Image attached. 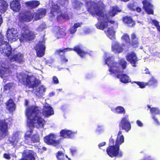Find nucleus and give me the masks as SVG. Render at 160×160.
<instances>
[{"instance_id":"f257e3e1","label":"nucleus","mask_w":160,"mask_h":160,"mask_svg":"<svg viewBox=\"0 0 160 160\" xmlns=\"http://www.w3.org/2000/svg\"><path fill=\"white\" fill-rule=\"evenodd\" d=\"M41 113V110L37 106L32 105L27 107L25 114L29 120L27 122L29 127L33 128L35 126L39 128L43 127L45 122L42 118L39 116Z\"/></svg>"},{"instance_id":"f03ea898","label":"nucleus","mask_w":160,"mask_h":160,"mask_svg":"<svg viewBox=\"0 0 160 160\" xmlns=\"http://www.w3.org/2000/svg\"><path fill=\"white\" fill-rule=\"evenodd\" d=\"M90 3L91 6L88 8V11L92 15H97L100 17L103 22H98L96 25L97 28L102 30L107 28L108 26V23L106 21L103 20L104 13L102 7L97 3L92 2L89 1L86 2L87 5Z\"/></svg>"},{"instance_id":"7ed1b4c3","label":"nucleus","mask_w":160,"mask_h":160,"mask_svg":"<svg viewBox=\"0 0 160 160\" xmlns=\"http://www.w3.org/2000/svg\"><path fill=\"white\" fill-rule=\"evenodd\" d=\"M2 44H5V46L3 48H1L0 51L3 56L8 57L11 62H16L21 63L23 62V56L21 53H18L10 57L12 53V48L9 45V43L5 41H2Z\"/></svg>"},{"instance_id":"20e7f679","label":"nucleus","mask_w":160,"mask_h":160,"mask_svg":"<svg viewBox=\"0 0 160 160\" xmlns=\"http://www.w3.org/2000/svg\"><path fill=\"white\" fill-rule=\"evenodd\" d=\"M73 50L76 52L77 54L81 58H84L85 55L88 53L83 50L79 46H75L73 48H66L63 49H59L57 50L56 52L60 58L61 61L63 62H68V59L65 57V53L67 51Z\"/></svg>"},{"instance_id":"39448f33","label":"nucleus","mask_w":160,"mask_h":160,"mask_svg":"<svg viewBox=\"0 0 160 160\" xmlns=\"http://www.w3.org/2000/svg\"><path fill=\"white\" fill-rule=\"evenodd\" d=\"M127 65V62L125 60L122 58L120 59L118 62H114L112 63V65L109 67V71L110 74L122 73L124 72L123 70L126 68Z\"/></svg>"},{"instance_id":"423d86ee","label":"nucleus","mask_w":160,"mask_h":160,"mask_svg":"<svg viewBox=\"0 0 160 160\" xmlns=\"http://www.w3.org/2000/svg\"><path fill=\"white\" fill-rule=\"evenodd\" d=\"M35 37L34 32L30 30L28 26L25 25L22 27L21 29L20 39L30 41L34 39Z\"/></svg>"},{"instance_id":"0eeeda50","label":"nucleus","mask_w":160,"mask_h":160,"mask_svg":"<svg viewBox=\"0 0 160 160\" xmlns=\"http://www.w3.org/2000/svg\"><path fill=\"white\" fill-rule=\"evenodd\" d=\"M17 78L19 82H21L23 84L28 87L29 88H34L38 87V84L34 82L33 83L31 81V76L28 75L19 74L17 76Z\"/></svg>"},{"instance_id":"6e6552de","label":"nucleus","mask_w":160,"mask_h":160,"mask_svg":"<svg viewBox=\"0 0 160 160\" xmlns=\"http://www.w3.org/2000/svg\"><path fill=\"white\" fill-rule=\"evenodd\" d=\"M57 135L53 133H50L43 138V141L47 145L56 147L60 144V139L56 140Z\"/></svg>"},{"instance_id":"1a4fd4ad","label":"nucleus","mask_w":160,"mask_h":160,"mask_svg":"<svg viewBox=\"0 0 160 160\" xmlns=\"http://www.w3.org/2000/svg\"><path fill=\"white\" fill-rule=\"evenodd\" d=\"M106 152L108 155L111 158H120L122 156L123 153L122 152L120 151V148L115 145L108 146L106 148Z\"/></svg>"},{"instance_id":"9d476101","label":"nucleus","mask_w":160,"mask_h":160,"mask_svg":"<svg viewBox=\"0 0 160 160\" xmlns=\"http://www.w3.org/2000/svg\"><path fill=\"white\" fill-rule=\"evenodd\" d=\"M33 131L32 128H30L29 130L26 132L24 136L25 141L28 142L30 140L31 143H38L40 141L39 135L38 133H36L32 135Z\"/></svg>"},{"instance_id":"9b49d317","label":"nucleus","mask_w":160,"mask_h":160,"mask_svg":"<svg viewBox=\"0 0 160 160\" xmlns=\"http://www.w3.org/2000/svg\"><path fill=\"white\" fill-rule=\"evenodd\" d=\"M118 126L120 129L124 130L127 132L131 129V125L128 115H126L122 118L119 122Z\"/></svg>"},{"instance_id":"f8f14e48","label":"nucleus","mask_w":160,"mask_h":160,"mask_svg":"<svg viewBox=\"0 0 160 160\" xmlns=\"http://www.w3.org/2000/svg\"><path fill=\"white\" fill-rule=\"evenodd\" d=\"M33 18V15L31 11L27 10L20 13L18 19L21 22H29Z\"/></svg>"},{"instance_id":"ddd939ff","label":"nucleus","mask_w":160,"mask_h":160,"mask_svg":"<svg viewBox=\"0 0 160 160\" xmlns=\"http://www.w3.org/2000/svg\"><path fill=\"white\" fill-rule=\"evenodd\" d=\"M18 33L16 29L14 28L8 29L6 35V37L8 41H15L17 39Z\"/></svg>"},{"instance_id":"4468645a","label":"nucleus","mask_w":160,"mask_h":160,"mask_svg":"<svg viewBox=\"0 0 160 160\" xmlns=\"http://www.w3.org/2000/svg\"><path fill=\"white\" fill-rule=\"evenodd\" d=\"M8 123L5 120L0 121V139H2L8 134Z\"/></svg>"},{"instance_id":"2eb2a0df","label":"nucleus","mask_w":160,"mask_h":160,"mask_svg":"<svg viewBox=\"0 0 160 160\" xmlns=\"http://www.w3.org/2000/svg\"><path fill=\"white\" fill-rule=\"evenodd\" d=\"M44 44V41H39L35 47L37 55L38 57H42L45 54V47Z\"/></svg>"},{"instance_id":"dca6fc26","label":"nucleus","mask_w":160,"mask_h":160,"mask_svg":"<svg viewBox=\"0 0 160 160\" xmlns=\"http://www.w3.org/2000/svg\"><path fill=\"white\" fill-rule=\"evenodd\" d=\"M127 61L129 62L133 67H136V64L138 63V58L134 52L128 53L126 56Z\"/></svg>"},{"instance_id":"f3484780","label":"nucleus","mask_w":160,"mask_h":160,"mask_svg":"<svg viewBox=\"0 0 160 160\" xmlns=\"http://www.w3.org/2000/svg\"><path fill=\"white\" fill-rule=\"evenodd\" d=\"M143 8L146 13L149 15H153V6L150 2L147 0H144L142 2Z\"/></svg>"},{"instance_id":"a211bd4d","label":"nucleus","mask_w":160,"mask_h":160,"mask_svg":"<svg viewBox=\"0 0 160 160\" xmlns=\"http://www.w3.org/2000/svg\"><path fill=\"white\" fill-rule=\"evenodd\" d=\"M46 9L45 8H40L37 9L33 13L34 19L37 21L44 17L46 13Z\"/></svg>"},{"instance_id":"6ab92c4d","label":"nucleus","mask_w":160,"mask_h":160,"mask_svg":"<svg viewBox=\"0 0 160 160\" xmlns=\"http://www.w3.org/2000/svg\"><path fill=\"white\" fill-rule=\"evenodd\" d=\"M50 17L53 18L61 13V11L59 6L57 4H53L50 8Z\"/></svg>"},{"instance_id":"aec40b11","label":"nucleus","mask_w":160,"mask_h":160,"mask_svg":"<svg viewBox=\"0 0 160 160\" xmlns=\"http://www.w3.org/2000/svg\"><path fill=\"white\" fill-rule=\"evenodd\" d=\"M122 20L123 22L128 27L132 28L136 25L135 21L133 20L131 16H126L122 18Z\"/></svg>"},{"instance_id":"412c9836","label":"nucleus","mask_w":160,"mask_h":160,"mask_svg":"<svg viewBox=\"0 0 160 160\" xmlns=\"http://www.w3.org/2000/svg\"><path fill=\"white\" fill-rule=\"evenodd\" d=\"M33 151L32 150H24L23 152L22 155L23 156L19 160H35Z\"/></svg>"},{"instance_id":"4be33fe9","label":"nucleus","mask_w":160,"mask_h":160,"mask_svg":"<svg viewBox=\"0 0 160 160\" xmlns=\"http://www.w3.org/2000/svg\"><path fill=\"white\" fill-rule=\"evenodd\" d=\"M131 41L129 45L132 46L134 48L138 47L140 44V40L135 32H133L131 34Z\"/></svg>"},{"instance_id":"5701e85b","label":"nucleus","mask_w":160,"mask_h":160,"mask_svg":"<svg viewBox=\"0 0 160 160\" xmlns=\"http://www.w3.org/2000/svg\"><path fill=\"white\" fill-rule=\"evenodd\" d=\"M10 8L14 11L18 12L21 10V6L19 0H13L10 3Z\"/></svg>"},{"instance_id":"b1692460","label":"nucleus","mask_w":160,"mask_h":160,"mask_svg":"<svg viewBox=\"0 0 160 160\" xmlns=\"http://www.w3.org/2000/svg\"><path fill=\"white\" fill-rule=\"evenodd\" d=\"M116 77L120 79V81L123 83L131 82V79L129 76L125 73L117 74Z\"/></svg>"},{"instance_id":"393cba45","label":"nucleus","mask_w":160,"mask_h":160,"mask_svg":"<svg viewBox=\"0 0 160 160\" xmlns=\"http://www.w3.org/2000/svg\"><path fill=\"white\" fill-rule=\"evenodd\" d=\"M60 136L65 138H72L74 136V133L71 131L62 129L60 132Z\"/></svg>"},{"instance_id":"a878e982","label":"nucleus","mask_w":160,"mask_h":160,"mask_svg":"<svg viewBox=\"0 0 160 160\" xmlns=\"http://www.w3.org/2000/svg\"><path fill=\"white\" fill-rule=\"evenodd\" d=\"M25 5L27 7L31 9L37 8L40 5V2L37 0H31L25 2Z\"/></svg>"},{"instance_id":"bb28decb","label":"nucleus","mask_w":160,"mask_h":160,"mask_svg":"<svg viewBox=\"0 0 160 160\" xmlns=\"http://www.w3.org/2000/svg\"><path fill=\"white\" fill-rule=\"evenodd\" d=\"M6 108L10 112H13L16 108V104L12 99H9L5 103Z\"/></svg>"},{"instance_id":"cd10ccee","label":"nucleus","mask_w":160,"mask_h":160,"mask_svg":"<svg viewBox=\"0 0 160 160\" xmlns=\"http://www.w3.org/2000/svg\"><path fill=\"white\" fill-rule=\"evenodd\" d=\"M112 49L115 53H118L122 52L123 50L120 44L118 42H115L112 45Z\"/></svg>"},{"instance_id":"c85d7f7f","label":"nucleus","mask_w":160,"mask_h":160,"mask_svg":"<svg viewBox=\"0 0 160 160\" xmlns=\"http://www.w3.org/2000/svg\"><path fill=\"white\" fill-rule=\"evenodd\" d=\"M12 71L10 70L9 67H5L2 66V64L0 66V76L2 78L6 77V74L10 73Z\"/></svg>"},{"instance_id":"c756f323","label":"nucleus","mask_w":160,"mask_h":160,"mask_svg":"<svg viewBox=\"0 0 160 160\" xmlns=\"http://www.w3.org/2000/svg\"><path fill=\"white\" fill-rule=\"evenodd\" d=\"M54 113L52 108L51 106H45L42 110V113L46 117H48Z\"/></svg>"},{"instance_id":"7c9ffc66","label":"nucleus","mask_w":160,"mask_h":160,"mask_svg":"<svg viewBox=\"0 0 160 160\" xmlns=\"http://www.w3.org/2000/svg\"><path fill=\"white\" fill-rule=\"evenodd\" d=\"M58 31L56 32V34L58 38H62L64 37L66 35V32L65 29L61 28L59 26H57Z\"/></svg>"},{"instance_id":"2f4dec72","label":"nucleus","mask_w":160,"mask_h":160,"mask_svg":"<svg viewBox=\"0 0 160 160\" xmlns=\"http://www.w3.org/2000/svg\"><path fill=\"white\" fill-rule=\"evenodd\" d=\"M121 12V10L117 6L112 7L109 12V15L112 17L114 16L118 12Z\"/></svg>"},{"instance_id":"473e14b6","label":"nucleus","mask_w":160,"mask_h":160,"mask_svg":"<svg viewBox=\"0 0 160 160\" xmlns=\"http://www.w3.org/2000/svg\"><path fill=\"white\" fill-rule=\"evenodd\" d=\"M8 3L4 0H0V12H5L8 7Z\"/></svg>"},{"instance_id":"72a5a7b5","label":"nucleus","mask_w":160,"mask_h":160,"mask_svg":"<svg viewBox=\"0 0 160 160\" xmlns=\"http://www.w3.org/2000/svg\"><path fill=\"white\" fill-rule=\"evenodd\" d=\"M108 37L110 39L112 40L114 38L115 32L110 27L108 28L107 31H105Z\"/></svg>"},{"instance_id":"f704fd0d","label":"nucleus","mask_w":160,"mask_h":160,"mask_svg":"<svg viewBox=\"0 0 160 160\" xmlns=\"http://www.w3.org/2000/svg\"><path fill=\"white\" fill-rule=\"evenodd\" d=\"M124 142V137L123 135H122L121 136H117L115 141V145L120 148V145L122 144Z\"/></svg>"},{"instance_id":"c9c22d12","label":"nucleus","mask_w":160,"mask_h":160,"mask_svg":"<svg viewBox=\"0 0 160 160\" xmlns=\"http://www.w3.org/2000/svg\"><path fill=\"white\" fill-rule=\"evenodd\" d=\"M157 80L153 77H152L148 81V82H146L147 86H155L157 83Z\"/></svg>"},{"instance_id":"e433bc0d","label":"nucleus","mask_w":160,"mask_h":160,"mask_svg":"<svg viewBox=\"0 0 160 160\" xmlns=\"http://www.w3.org/2000/svg\"><path fill=\"white\" fill-rule=\"evenodd\" d=\"M147 107L150 109V111L151 114H160V111L158 108L155 107L151 108L149 105H148Z\"/></svg>"},{"instance_id":"4c0bfd02","label":"nucleus","mask_w":160,"mask_h":160,"mask_svg":"<svg viewBox=\"0 0 160 160\" xmlns=\"http://www.w3.org/2000/svg\"><path fill=\"white\" fill-rule=\"evenodd\" d=\"M115 112L117 114H124L125 110L124 108L122 106H118L115 109Z\"/></svg>"},{"instance_id":"58836bf2","label":"nucleus","mask_w":160,"mask_h":160,"mask_svg":"<svg viewBox=\"0 0 160 160\" xmlns=\"http://www.w3.org/2000/svg\"><path fill=\"white\" fill-rule=\"evenodd\" d=\"M45 91V88L43 86H40L39 88L38 89H37L36 90V95L37 96H41L43 95V92Z\"/></svg>"},{"instance_id":"ea45409f","label":"nucleus","mask_w":160,"mask_h":160,"mask_svg":"<svg viewBox=\"0 0 160 160\" xmlns=\"http://www.w3.org/2000/svg\"><path fill=\"white\" fill-rule=\"evenodd\" d=\"M56 156L57 160H64L65 159V155L61 151H59L56 153Z\"/></svg>"},{"instance_id":"a19ab883","label":"nucleus","mask_w":160,"mask_h":160,"mask_svg":"<svg viewBox=\"0 0 160 160\" xmlns=\"http://www.w3.org/2000/svg\"><path fill=\"white\" fill-rule=\"evenodd\" d=\"M121 39L122 40L124 41L127 44L130 42V38L129 35L127 33H124Z\"/></svg>"},{"instance_id":"79ce46f5","label":"nucleus","mask_w":160,"mask_h":160,"mask_svg":"<svg viewBox=\"0 0 160 160\" xmlns=\"http://www.w3.org/2000/svg\"><path fill=\"white\" fill-rule=\"evenodd\" d=\"M59 14H60L58 15L56 18L58 21H60L62 20L66 19L68 17V16L65 14L63 13L62 11L61 13H59Z\"/></svg>"},{"instance_id":"37998d69","label":"nucleus","mask_w":160,"mask_h":160,"mask_svg":"<svg viewBox=\"0 0 160 160\" xmlns=\"http://www.w3.org/2000/svg\"><path fill=\"white\" fill-rule=\"evenodd\" d=\"M131 83H134L137 84V85L139 86V88H144L146 86H147L146 82H140L139 81H133Z\"/></svg>"},{"instance_id":"c03bdc74","label":"nucleus","mask_w":160,"mask_h":160,"mask_svg":"<svg viewBox=\"0 0 160 160\" xmlns=\"http://www.w3.org/2000/svg\"><path fill=\"white\" fill-rule=\"evenodd\" d=\"M103 20L106 21L108 23V22H109L112 24H113L115 22V21H114L109 20V17L107 14H104Z\"/></svg>"},{"instance_id":"a18cd8bd","label":"nucleus","mask_w":160,"mask_h":160,"mask_svg":"<svg viewBox=\"0 0 160 160\" xmlns=\"http://www.w3.org/2000/svg\"><path fill=\"white\" fill-rule=\"evenodd\" d=\"M13 86L12 83H8L5 84L4 86V91H6L10 90Z\"/></svg>"},{"instance_id":"49530a36","label":"nucleus","mask_w":160,"mask_h":160,"mask_svg":"<svg viewBox=\"0 0 160 160\" xmlns=\"http://www.w3.org/2000/svg\"><path fill=\"white\" fill-rule=\"evenodd\" d=\"M115 62H112L111 60V58L110 57H108L105 61V62L107 64L109 68L110 66H112V63Z\"/></svg>"},{"instance_id":"de8ad7c7","label":"nucleus","mask_w":160,"mask_h":160,"mask_svg":"<svg viewBox=\"0 0 160 160\" xmlns=\"http://www.w3.org/2000/svg\"><path fill=\"white\" fill-rule=\"evenodd\" d=\"M70 150L72 156L75 155L77 153L78 149L76 147H72L70 149Z\"/></svg>"},{"instance_id":"09e8293b","label":"nucleus","mask_w":160,"mask_h":160,"mask_svg":"<svg viewBox=\"0 0 160 160\" xmlns=\"http://www.w3.org/2000/svg\"><path fill=\"white\" fill-rule=\"evenodd\" d=\"M152 25H154L157 28L159 26V22L155 19L152 20L151 22Z\"/></svg>"},{"instance_id":"8fccbe9b","label":"nucleus","mask_w":160,"mask_h":160,"mask_svg":"<svg viewBox=\"0 0 160 160\" xmlns=\"http://www.w3.org/2000/svg\"><path fill=\"white\" fill-rule=\"evenodd\" d=\"M128 8L131 10L133 11H135V9L136 7L135 5L133 3H131L129 4L128 6Z\"/></svg>"},{"instance_id":"3c124183","label":"nucleus","mask_w":160,"mask_h":160,"mask_svg":"<svg viewBox=\"0 0 160 160\" xmlns=\"http://www.w3.org/2000/svg\"><path fill=\"white\" fill-rule=\"evenodd\" d=\"M52 80L53 83L55 84H57L59 82L58 78L55 76L53 77Z\"/></svg>"},{"instance_id":"603ef678","label":"nucleus","mask_w":160,"mask_h":160,"mask_svg":"<svg viewBox=\"0 0 160 160\" xmlns=\"http://www.w3.org/2000/svg\"><path fill=\"white\" fill-rule=\"evenodd\" d=\"M3 157L4 158L7 160H9L11 158L10 154L8 153H4Z\"/></svg>"},{"instance_id":"864d4df0","label":"nucleus","mask_w":160,"mask_h":160,"mask_svg":"<svg viewBox=\"0 0 160 160\" xmlns=\"http://www.w3.org/2000/svg\"><path fill=\"white\" fill-rule=\"evenodd\" d=\"M114 140L112 138V137H111L109 139V146L110 145H114Z\"/></svg>"},{"instance_id":"5fc2aeb1","label":"nucleus","mask_w":160,"mask_h":160,"mask_svg":"<svg viewBox=\"0 0 160 160\" xmlns=\"http://www.w3.org/2000/svg\"><path fill=\"white\" fill-rule=\"evenodd\" d=\"M77 29L73 26L70 29V32L71 34H73L76 31Z\"/></svg>"},{"instance_id":"6e6d98bb","label":"nucleus","mask_w":160,"mask_h":160,"mask_svg":"<svg viewBox=\"0 0 160 160\" xmlns=\"http://www.w3.org/2000/svg\"><path fill=\"white\" fill-rule=\"evenodd\" d=\"M152 118L154 120L155 122L158 125H159L160 124V123L158 120V119L157 118H156V117L155 116H153L152 117Z\"/></svg>"},{"instance_id":"4d7b16f0","label":"nucleus","mask_w":160,"mask_h":160,"mask_svg":"<svg viewBox=\"0 0 160 160\" xmlns=\"http://www.w3.org/2000/svg\"><path fill=\"white\" fill-rule=\"evenodd\" d=\"M106 143L105 142H102L99 143L98 144V147L99 148L102 149V148H101V147L105 146L106 145Z\"/></svg>"},{"instance_id":"13d9d810","label":"nucleus","mask_w":160,"mask_h":160,"mask_svg":"<svg viewBox=\"0 0 160 160\" xmlns=\"http://www.w3.org/2000/svg\"><path fill=\"white\" fill-rule=\"evenodd\" d=\"M136 123L138 126L142 127V126L143 124L139 120H137Z\"/></svg>"},{"instance_id":"bf43d9fd","label":"nucleus","mask_w":160,"mask_h":160,"mask_svg":"<svg viewBox=\"0 0 160 160\" xmlns=\"http://www.w3.org/2000/svg\"><path fill=\"white\" fill-rule=\"evenodd\" d=\"M80 25L81 24L77 22L74 24L73 27L77 29V28L80 27Z\"/></svg>"},{"instance_id":"052dcab7","label":"nucleus","mask_w":160,"mask_h":160,"mask_svg":"<svg viewBox=\"0 0 160 160\" xmlns=\"http://www.w3.org/2000/svg\"><path fill=\"white\" fill-rule=\"evenodd\" d=\"M136 11L137 12H140L142 11V9L141 8L139 7H137L135 8V11Z\"/></svg>"},{"instance_id":"680f3d73","label":"nucleus","mask_w":160,"mask_h":160,"mask_svg":"<svg viewBox=\"0 0 160 160\" xmlns=\"http://www.w3.org/2000/svg\"><path fill=\"white\" fill-rule=\"evenodd\" d=\"M84 1H85V5H86V7H87V9H88V8L90 7V6H91V5L90 4V3H88V5H87V4H86V2H89V1H90V2H92V1H91V0H84Z\"/></svg>"},{"instance_id":"e2e57ef3","label":"nucleus","mask_w":160,"mask_h":160,"mask_svg":"<svg viewBox=\"0 0 160 160\" xmlns=\"http://www.w3.org/2000/svg\"><path fill=\"white\" fill-rule=\"evenodd\" d=\"M145 72H144L145 74L151 75L150 72L149 71L148 69V68H146L145 69Z\"/></svg>"},{"instance_id":"0e129e2a","label":"nucleus","mask_w":160,"mask_h":160,"mask_svg":"<svg viewBox=\"0 0 160 160\" xmlns=\"http://www.w3.org/2000/svg\"><path fill=\"white\" fill-rule=\"evenodd\" d=\"M24 105L25 106H28V102L27 99L25 100Z\"/></svg>"},{"instance_id":"69168bd1","label":"nucleus","mask_w":160,"mask_h":160,"mask_svg":"<svg viewBox=\"0 0 160 160\" xmlns=\"http://www.w3.org/2000/svg\"><path fill=\"white\" fill-rule=\"evenodd\" d=\"M2 22V19L1 15H0V26Z\"/></svg>"},{"instance_id":"338daca9","label":"nucleus","mask_w":160,"mask_h":160,"mask_svg":"<svg viewBox=\"0 0 160 160\" xmlns=\"http://www.w3.org/2000/svg\"><path fill=\"white\" fill-rule=\"evenodd\" d=\"M122 131H119V132H118V135H117V136H121V134H122Z\"/></svg>"},{"instance_id":"774afa93","label":"nucleus","mask_w":160,"mask_h":160,"mask_svg":"<svg viewBox=\"0 0 160 160\" xmlns=\"http://www.w3.org/2000/svg\"><path fill=\"white\" fill-rule=\"evenodd\" d=\"M157 29V31L160 32V26H159Z\"/></svg>"}]
</instances>
